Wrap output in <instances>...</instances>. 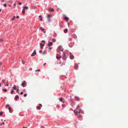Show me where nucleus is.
<instances>
[{"label":"nucleus","mask_w":128,"mask_h":128,"mask_svg":"<svg viewBox=\"0 0 128 128\" xmlns=\"http://www.w3.org/2000/svg\"><path fill=\"white\" fill-rule=\"evenodd\" d=\"M61 56H59V57H58V56H56V58L57 59H58L59 58H61Z\"/></svg>","instance_id":"27"},{"label":"nucleus","mask_w":128,"mask_h":128,"mask_svg":"<svg viewBox=\"0 0 128 128\" xmlns=\"http://www.w3.org/2000/svg\"><path fill=\"white\" fill-rule=\"evenodd\" d=\"M53 44V43L51 42H49L48 43V46H52Z\"/></svg>","instance_id":"6"},{"label":"nucleus","mask_w":128,"mask_h":128,"mask_svg":"<svg viewBox=\"0 0 128 128\" xmlns=\"http://www.w3.org/2000/svg\"><path fill=\"white\" fill-rule=\"evenodd\" d=\"M7 6L6 4H4V6L5 7H6Z\"/></svg>","instance_id":"31"},{"label":"nucleus","mask_w":128,"mask_h":128,"mask_svg":"<svg viewBox=\"0 0 128 128\" xmlns=\"http://www.w3.org/2000/svg\"><path fill=\"white\" fill-rule=\"evenodd\" d=\"M1 10H0V12H1Z\"/></svg>","instance_id":"61"},{"label":"nucleus","mask_w":128,"mask_h":128,"mask_svg":"<svg viewBox=\"0 0 128 128\" xmlns=\"http://www.w3.org/2000/svg\"><path fill=\"white\" fill-rule=\"evenodd\" d=\"M39 105V106H41L42 107V105L41 104H40Z\"/></svg>","instance_id":"48"},{"label":"nucleus","mask_w":128,"mask_h":128,"mask_svg":"<svg viewBox=\"0 0 128 128\" xmlns=\"http://www.w3.org/2000/svg\"><path fill=\"white\" fill-rule=\"evenodd\" d=\"M60 27H61L62 28L63 26L62 25L61 26H60Z\"/></svg>","instance_id":"46"},{"label":"nucleus","mask_w":128,"mask_h":128,"mask_svg":"<svg viewBox=\"0 0 128 128\" xmlns=\"http://www.w3.org/2000/svg\"><path fill=\"white\" fill-rule=\"evenodd\" d=\"M16 3L14 4V6H16Z\"/></svg>","instance_id":"50"},{"label":"nucleus","mask_w":128,"mask_h":128,"mask_svg":"<svg viewBox=\"0 0 128 128\" xmlns=\"http://www.w3.org/2000/svg\"><path fill=\"white\" fill-rule=\"evenodd\" d=\"M64 19L66 20H69V18H68L65 17L64 18Z\"/></svg>","instance_id":"19"},{"label":"nucleus","mask_w":128,"mask_h":128,"mask_svg":"<svg viewBox=\"0 0 128 128\" xmlns=\"http://www.w3.org/2000/svg\"><path fill=\"white\" fill-rule=\"evenodd\" d=\"M50 51V50H48V51Z\"/></svg>","instance_id":"63"},{"label":"nucleus","mask_w":128,"mask_h":128,"mask_svg":"<svg viewBox=\"0 0 128 128\" xmlns=\"http://www.w3.org/2000/svg\"><path fill=\"white\" fill-rule=\"evenodd\" d=\"M71 54L72 53L70 52V58L71 59H73L74 58V56L72 55Z\"/></svg>","instance_id":"3"},{"label":"nucleus","mask_w":128,"mask_h":128,"mask_svg":"<svg viewBox=\"0 0 128 128\" xmlns=\"http://www.w3.org/2000/svg\"><path fill=\"white\" fill-rule=\"evenodd\" d=\"M8 109L9 110V112L10 113H12V110L11 108V107H9L8 108Z\"/></svg>","instance_id":"8"},{"label":"nucleus","mask_w":128,"mask_h":128,"mask_svg":"<svg viewBox=\"0 0 128 128\" xmlns=\"http://www.w3.org/2000/svg\"><path fill=\"white\" fill-rule=\"evenodd\" d=\"M23 128H27L26 127H23Z\"/></svg>","instance_id":"55"},{"label":"nucleus","mask_w":128,"mask_h":128,"mask_svg":"<svg viewBox=\"0 0 128 128\" xmlns=\"http://www.w3.org/2000/svg\"><path fill=\"white\" fill-rule=\"evenodd\" d=\"M5 80H2V82L3 83H4V82H5Z\"/></svg>","instance_id":"39"},{"label":"nucleus","mask_w":128,"mask_h":128,"mask_svg":"<svg viewBox=\"0 0 128 128\" xmlns=\"http://www.w3.org/2000/svg\"><path fill=\"white\" fill-rule=\"evenodd\" d=\"M75 98L76 100L78 101L79 100V98L78 97H75Z\"/></svg>","instance_id":"13"},{"label":"nucleus","mask_w":128,"mask_h":128,"mask_svg":"<svg viewBox=\"0 0 128 128\" xmlns=\"http://www.w3.org/2000/svg\"><path fill=\"white\" fill-rule=\"evenodd\" d=\"M3 90L4 91V92H6L7 91V90L6 89H5Z\"/></svg>","instance_id":"28"},{"label":"nucleus","mask_w":128,"mask_h":128,"mask_svg":"<svg viewBox=\"0 0 128 128\" xmlns=\"http://www.w3.org/2000/svg\"><path fill=\"white\" fill-rule=\"evenodd\" d=\"M14 92V90H12L11 91V94H12Z\"/></svg>","instance_id":"33"},{"label":"nucleus","mask_w":128,"mask_h":128,"mask_svg":"<svg viewBox=\"0 0 128 128\" xmlns=\"http://www.w3.org/2000/svg\"><path fill=\"white\" fill-rule=\"evenodd\" d=\"M23 94V92H20V94H21V95H22V94Z\"/></svg>","instance_id":"41"},{"label":"nucleus","mask_w":128,"mask_h":128,"mask_svg":"<svg viewBox=\"0 0 128 128\" xmlns=\"http://www.w3.org/2000/svg\"><path fill=\"white\" fill-rule=\"evenodd\" d=\"M2 2H4V1H3V0H2Z\"/></svg>","instance_id":"59"},{"label":"nucleus","mask_w":128,"mask_h":128,"mask_svg":"<svg viewBox=\"0 0 128 128\" xmlns=\"http://www.w3.org/2000/svg\"><path fill=\"white\" fill-rule=\"evenodd\" d=\"M23 82H24L23 83H24L25 84V83H26V82L25 81H24Z\"/></svg>","instance_id":"49"},{"label":"nucleus","mask_w":128,"mask_h":128,"mask_svg":"<svg viewBox=\"0 0 128 128\" xmlns=\"http://www.w3.org/2000/svg\"><path fill=\"white\" fill-rule=\"evenodd\" d=\"M78 118H81L82 117V116L80 115L79 114L78 116Z\"/></svg>","instance_id":"20"},{"label":"nucleus","mask_w":128,"mask_h":128,"mask_svg":"<svg viewBox=\"0 0 128 128\" xmlns=\"http://www.w3.org/2000/svg\"><path fill=\"white\" fill-rule=\"evenodd\" d=\"M49 10L51 12H54V10L52 8H50L49 9Z\"/></svg>","instance_id":"14"},{"label":"nucleus","mask_w":128,"mask_h":128,"mask_svg":"<svg viewBox=\"0 0 128 128\" xmlns=\"http://www.w3.org/2000/svg\"><path fill=\"white\" fill-rule=\"evenodd\" d=\"M58 48L60 51H62L63 50V49L62 48V46H59Z\"/></svg>","instance_id":"5"},{"label":"nucleus","mask_w":128,"mask_h":128,"mask_svg":"<svg viewBox=\"0 0 128 128\" xmlns=\"http://www.w3.org/2000/svg\"><path fill=\"white\" fill-rule=\"evenodd\" d=\"M68 31V30L67 29H64V32L65 33H66Z\"/></svg>","instance_id":"15"},{"label":"nucleus","mask_w":128,"mask_h":128,"mask_svg":"<svg viewBox=\"0 0 128 128\" xmlns=\"http://www.w3.org/2000/svg\"><path fill=\"white\" fill-rule=\"evenodd\" d=\"M42 54H46V51H44L42 53Z\"/></svg>","instance_id":"23"},{"label":"nucleus","mask_w":128,"mask_h":128,"mask_svg":"<svg viewBox=\"0 0 128 128\" xmlns=\"http://www.w3.org/2000/svg\"><path fill=\"white\" fill-rule=\"evenodd\" d=\"M27 95V94H24V97H26Z\"/></svg>","instance_id":"38"},{"label":"nucleus","mask_w":128,"mask_h":128,"mask_svg":"<svg viewBox=\"0 0 128 128\" xmlns=\"http://www.w3.org/2000/svg\"><path fill=\"white\" fill-rule=\"evenodd\" d=\"M10 106V105L8 104H7L6 105V108H7L8 107H9Z\"/></svg>","instance_id":"25"},{"label":"nucleus","mask_w":128,"mask_h":128,"mask_svg":"<svg viewBox=\"0 0 128 128\" xmlns=\"http://www.w3.org/2000/svg\"><path fill=\"white\" fill-rule=\"evenodd\" d=\"M78 65L77 64H75L74 66V68L76 69H77L78 68Z\"/></svg>","instance_id":"7"},{"label":"nucleus","mask_w":128,"mask_h":128,"mask_svg":"<svg viewBox=\"0 0 128 128\" xmlns=\"http://www.w3.org/2000/svg\"><path fill=\"white\" fill-rule=\"evenodd\" d=\"M52 40L54 42H55L56 41V40L54 38H52Z\"/></svg>","instance_id":"18"},{"label":"nucleus","mask_w":128,"mask_h":128,"mask_svg":"<svg viewBox=\"0 0 128 128\" xmlns=\"http://www.w3.org/2000/svg\"><path fill=\"white\" fill-rule=\"evenodd\" d=\"M17 88H16V86L14 85V86L13 88L14 90H16Z\"/></svg>","instance_id":"11"},{"label":"nucleus","mask_w":128,"mask_h":128,"mask_svg":"<svg viewBox=\"0 0 128 128\" xmlns=\"http://www.w3.org/2000/svg\"><path fill=\"white\" fill-rule=\"evenodd\" d=\"M8 6H11V5H10V4H8Z\"/></svg>","instance_id":"54"},{"label":"nucleus","mask_w":128,"mask_h":128,"mask_svg":"<svg viewBox=\"0 0 128 128\" xmlns=\"http://www.w3.org/2000/svg\"><path fill=\"white\" fill-rule=\"evenodd\" d=\"M40 48H41L42 49L43 48V47L44 46V44H42V43H40Z\"/></svg>","instance_id":"9"},{"label":"nucleus","mask_w":128,"mask_h":128,"mask_svg":"<svg viewBox=\"0 0 128 128\" xmlns=\"http://www.w3.org/2000/svg\"><path fill=\"white\" fill-rule=\"evenodd\" d=\"M46 64V63H44V65H45Z\"/></svg>","instance_id":"52"},{"label":"nucleus","mask_w":128,"mask_h":128,"mask_svg":"<svg viewBox=\"0 0 128 128\" xmlns=\"http://www.w3.org/2000/svg\"><path fill=\"white\" fill-rule=\"evenodd\" d=\"M3 42V40L1 39H0V42Z\"/></svg>","instance_id":"30"},{"label":"nucleus","mask_w":128,"mask_h":128,"mask_svg":"<svg viewBox=\"0 0 128 128\" xmlns=\"http://www.w3.org/2000/svg\"><path fill=\"white\" fill-rule=\"evenodd\" d=\"M2 2H4V1H3V0H2Z\"/></svg>","instance_id":"60"},{"label":"nucleus","mask_w":128,"mask_h":128,"mask_svg":"<svg viewBox=\"0 0 128 128\" xmlns=\"http://www.w3.org/2000/svg\"><path fill=\"white\" fill-rule=\"evenodd\" d=\"M80 106L79 105H78L77 106V107L76 108V109H77L78 110V109L80 108Z\"/></svg>","instance_id":"24"},{"label":"nucleus","mask_w":128,"mask_h":128,"mask_svg":"<svg viewBox=\"0 0 128 128\" xmlns=\"http://www.w3.org/2000/svg\"><path fill=\"white\" fill-rule=\"evenodd\" d=\"M16 18H19V16H16Z\"/></svg>","instance_id":"42"},{"label":"nucleus","mask_w":128,"mask_h":128,"mask_svg":"<svg viewBox=\"0 0 128 128\" xmlns=\"http://www.w3.org/2000/svg\"><path fill=\"white\" fill-rule=\"evenodd\" d=\"M22 12L23 14H24L25 13V10L23 9L22 10Z\"/></svg>","instance_id":"17"},{"label":"nucleus","mask_w":128,"mask_h":128,"mask_svg":"<svg viewBox=\"0 0 128 128\" xmlns=\"http://www.w3.org/2000/svg\"><path fill=\"white\" fill-rule=\"evenodd\" d=\"M59 100L60 101L62 102L63 103H64V99H63L62 98H61L59 99Z\"/></svg>","instance_id":"4"},{"label":"nucleus","mask_w":128,"mask_h":128,"mask_svg":"<svg viewBox=\"0 0 128 128\" xmlns=\"http://www.w3.org/2000/svg\"><path fill=\"white\" fill-rule=\"evenodd\" d=\"M37 108L38 109H40L41 108V107L39 106H38L37 107Z\"/></svg>","instance_id":"36"},{"label":"nucleus","mask_w":128,"mask_h":128,"mask_svg":"<svg viewBox=\"0 0 128 128\" xmlns=\"http://www.w3.org/2000/svg\"><path fill=\"white\" fill-rule=\"evenodd\" d=\"M3 113V112H0V116H2V114Z\"/></svg>","instance_id":"29"},{"label":"nucleus","mask_w":128,"mask_h":128,"mask_svg":"<svg viewBox=\"0 0 128 128\" xmlns=\"http://www.w3.org/2000/svg\"><path fill=\"white\" fill-rule=\"evenodd\" d=\"M74 113H76V115H77L78 114V113L80 114L81 112H82L81 109H79L78 111V110L77 109H76L74 111Z\"/></svg>","instance_id":"1"},{"label":"nucleus","mask_w":128,"mask_h":128,"mask_svg":"<svg viewBox=\"0 0 128 128\" xmlns=\"http://www.w3.org/2000/svg\"><path fill=\"white\" fill-rule=\"evenodd\" d=\"M42 50H40V53H42Z\"/></svg>","instance_id":"47"},{"label":"nucleus","mask_w":128,"mask_h":128,"mask_svg":"<svg viewBox=\"0 0 128 128\" xmlns=\"http://www.w3.org/2000/svg\"><path fill=\"white\" fill-rule=\"evenodd\" d=\"M40 69H38L36 70V71H40Z\"/></svg>","instance_id":"35"},{"label":"nucleus","mask_w":128,"mask_h":128,"mask_svg":"<svg viewBox=\"0 0 128 128\" xmlns=\"http://www.w3.org/2000/svg\"><path fill=\"white\" fill-rule=\"evenodd\" d=\"M36 54V50H34V52L31 55V56H33L35 55Z\"/></svg>","instance_id":"2"},{"label":"nucleus","mask_w":128,"mask_h":128,"mask_svg":"<svg viewBox=\"0 0 128 128\" xmlns=\"http://www.w3.org/2000/svg\"><path fill=\"white\" fill-rule=\"evenodd\" d=\"M50 14H48L47 16V18H49L50 17Z\"/></svg>","instance_id":"21"},{"label":"nucleus","mask_w":128,"mask_h":128,"mask_svg":"<svg viewBox=\"0 0 128 128\" xmlns=\"http://www.w3.org/2000/svg\"><path fill=\"white\" fill-rule=\"evenodd\" d=\"M52 49V48L50 47L49 48V49L51 50Z\"/></svg>","instance_id":"51"},{"label":"nucleus","mask_w":128,"mask_h":128,"mask_svg":"<svg viewBox=\"0 0 128 128\" xmlns=\"http://www.w3.org/2000/svg\"><path fill=\"white\" fill-rule=\"evenodd\" d=\"M16 89H17V90H16V92H18V91L19 90V89L18 88H17Z\"/></svg>","instance_id":"44"},{"label":"nucleus","mask_w":128,"mask_h":128,"mask_svg":"<svg viewBox=\"0 0 128 128\" xmlns=\"http://www.w3.org/2000/svg\"><path fill=\"white\" fill-rule=\"evenodd\" d=\"M0 125H1H1H2V124H0Z\"/></svg>","instance_id":"62"},{"label":"nucleus","mask_w":128,"mask_h":128,"mask_svg":"<svg viewBox=\"0 0 128 128\" xmlns=\"http://www.w3.org/2000/svg\"><path fill=\"white\" fill-rule=\"evenodd\" d=\"M19 4L20 5H21L22 4V3L21 2H20L19 3Z\"/></svg>","instance_id":"43"},{"label":"nucleus","mask_w":128,"mask_h":128,"mask_svg":"<svg viewBox=\"0 0 128 128\" xmlns=\"http://www.w3.org/2000/svg\"><path fill=\"white\" fill-rule=\"evenodd\" d=\"M7 86H8V84L7 85Z\"/></svg>","instance_id":"58"},{"label":"nucleus","mask_w":128,"mask_h":128,"mask_svg":"<svg viewBox=\"0 0 128 128\" xmlns=\"http://www.w3.org/2000/svg\"><path fill=\"white\" fill-rule=\"evenodd\" d=\"M0 65H1L2 64V62H0Z\"/></svg>","instance_id":"45"},{"label":"nucleus","mask_w":128,"mask_h":128,"mask_svg":"<svg viewBox=\"0 0 128 128\" xmlns=\"http://www.w3.org/2000/svg\"><path fill=\"white\" fill-rule=\"evenodd\" d=\"M40 20H42V18H41V19H40Z\"/></svg>","instance_id":"53"},{"label":"nucleus","mask_w":128,"mask_h":128,"mask_svg":"<svg viewBox=\"0 0 128 128\" xmlns=\"http://www.w3.org/2000/svg\"><path fill=\"white\" fill-rule=\"evenodd\" d=\"M42 42H44V44H45V41L44 40H43L42 41Z\"/></svg>","instance_id":"37"},{"label":"nucleus","mask_w":128,"mask_h":128,"mask_svg":"<svg viewBox=\"0 0 128 128\" xmlns=\"http://www.w3.org/2000/svg\"><path fill=\"white\" fill-rule=\"evenodd\" d=\"M22 64H24L25 63V62L24 60H22Z\"/></svg>","instance_id":"34"},{"label":"nucleus","mask_w":128,"mask_h":128,"mask_svg":"<svg viewBox=\"0 0 128 128\" xmlns=\"http://www.w3.org/2000/svg\"><path fill=\"white\" fill-rule=\"evenodd\" d=\"M2 124H4V122H2Z\"/></svg>","instance_id":"56"},{"label":"nucleus","mask_w":128,"mask_h":128,"mask_svg":"<svg viewBox=\"0 0 128 128\" xmlns=\"http://www.w3.org/2000/svg\"><path fill=\"white\" fill-rule=\"evenodd\" d=\"M48 22H50V18H48Z\"/></svg>","instance_id":"26"},{"label":"nucleus","mask_w":128,"mask_h":128,"mask_svg":"<svg viewBox=\"0 0 128 128\" xmlns=\"http://www.w3.org/2000/svg\"><path fill=\"white\" fill-rule=\"evenodd\" d=\"M4 122H5V121H6V120H4Z\"/></svg>","instance_id":"64"},{"label":"nucleus","mask_w":128,"mask_h":128,"mask_svg":"<svg viewBox=\"0 0 128 128\" xmlns=\"http://www.w3.org/2000/svg\"><path fill=\"white\" fill-rule=\"evenodd\" d=\"M25 84L24 83H22L21 84V86H22L23 87H24L25 86Z\"/></svg>","instance_id":"12"},{"label":"nucleus","mask_w":128,"mask_h":128,"mask_svg":"<svg viewBox=\"0 0 128 128\" xmlns=\"http://www.w3.org/2000/svg\"><path fill=\"white\" fill-rule=\"evenodd\" d=\"M18 98V95H16V96L14 98V99L15 100H16Z\"/></svg>","instance_id":"10"},{"label":"nucleus","mask_w":128,"mask_h":128,"mask_svg":"<svg viewBox=\"0 0 128 128\" xmlns=\"http://www.w3.org/2000/svg\"><path fill=\"white\" fill-rule=\"evenodd\" d=\"M40 29L41 30H42V31H44V29L42 28V27H41L40 28Z\"/></svg>","instance_id":"22"},{"label":"nucleus","mask_w":128,"mask_h":128,"mask_svg":"<svg viewBox=\"0 0 128 128\" xmlns=\"http://www.w3.org/2000/svg\"><path fill=\"white\" fill-rule=\"evenodd\" d=\"M23 8L24 9H28V7L26 6H24Z\"/></svg>","instance_id":"16"},{"label":"nucleus","mask_w":128,"mask_h":128,"mask_svg":"<svg viewBox=\"0 0 128 128\" xmlns=\"http://www.w3.org/2000/svg\"><path fill=\"white\" fill-rule=\"evenodd\" d=\"M1 86V84L0 83V87Z\"/></svg>","instance_id":"57"},{"label":"nucleus","mask_w":128,"mask_h":128,"mask_svg":"<svg viewBox=\"0 0 128 128\" xmlns=\"http://www.w3.org/2000/svg\"><path fill=\"white\" fill-rule=\"evenodd\" d=\"M39 17L42 18V16L41 15H40L39 16Z\"/></svg>","instance_id":"40"},{"label":"nucleus","mask_w":128,"mask_h":128,"mask_svg":"<svg viewBox=\"0 0 128 128\" xmlns=\"http://www.w3.org/2000/svg\"><path fill=\"white\" fill-rule=\"evenodd\" d=\"M16 16H13V18L12 19V20H14Z\"/></svg>","instance_id":"32"}]
</instances>
